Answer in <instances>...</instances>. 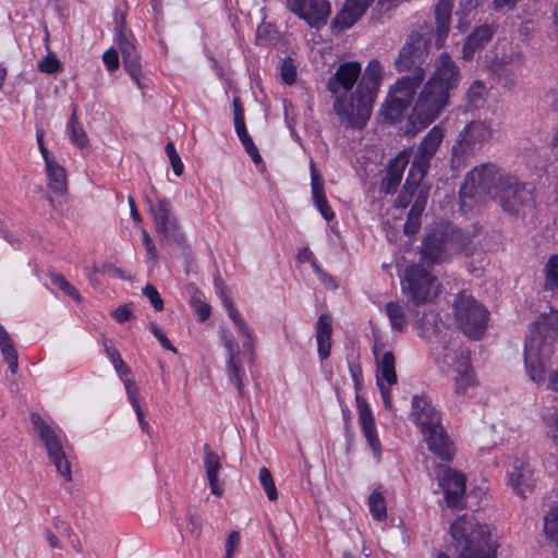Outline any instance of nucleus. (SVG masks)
<instances>
[{"instance_id":"3c124183","label":"nucleus","mask_w":558,"mask_h":558,"mask_svg":"<svg viewBox=\"0 0 558 558\" xmlns=\"http://www.w3.org/2000/svg\"><path fill=\"white\" fill-rule=\"evenodd\" d=\"M143 294L150 301L153 307L156 311H161L163 308V301L153 284L145 286L143 289Z\"/></svg>"},{"instance_id":"58836bf2","label":"nucleus","mask_w":558,"mask_h":558,"mask_svg":"<svg viewBox=\"0 0 558 558\" xmlns=\"http://www.w3.org/2000/svg\"><path fill=\"white\" fill-rule=\"evenodd\" d=\"M426 196L418 195L415 203L412 205L408 219L404 223V232L407 234H414L418 231L420 228V217L425 207Z\"/></svg>"},{"instance_id":"49530a36","label":"nucleus","mask_w":558,"mask_h":558,"mask_svg":"<svg viewBox=\"0 0 558 558\" xmlns=\"http://www.w3.org/2000/svg\"><path fill=\"white\" fill-rule=\"evenodd\" d=\"M258 478L269 500H277L278 493L270 471L267 468H262L259 470Z\"/></svg>"},{"instance_id":"8fccbe9b","label":"nucleus","mask_w":558,"mask_h":558,"mask_svg":"<svg viewBox=\"0 0 558 558\" xmlns=\"http://www.w3.org/2000/svg\"><path fill=\"white\" fill-rule=\"evenodd\" d=\"M143 244L146 250V256L147 258L155 265L158 259V252L157 248L148 234V232L145 229H142L141 231Z\"/></svg>"},{"instance_id":"ddd939ff","label":"nucleus","mask_w":558,"mask_h":558,"mask_svg":"<svg viewBox=\"0 0 558 558\" xmlns=\"http://www.w3.org/2000/svg\"><path fill=\"white\" fill-rule=\"evenodd\" d=\"M492 199L498 203L505 213L518 215L530 201V192L517 177L507 173Z\"/></svg>"},{"instance_id":"774afa93","label":"nucleus","mask_w":558,"mask_h":558,"mask_svg":"<svg viewBox=\"0 0 558 558\" xmlns=\"http://www.w3.org/2000/svg\"><path fill=\"white\" fill-rule=\"evenodd\" d=\"M417 186L415 187H412V189H409L407 186V184L404 185V189H405V192L403 194H401L398 199H397V206L398 207H407L408 206V203H409V197L412 196L413 194V191L416 190Z\"/></svg>"},{"instance_id":"4be33fe9","label":"nucleus","mask_w":558,"mask_h":558,"mask_svg":"<svg viewBox=\"0 0 558 558\" xmlns=\"http://www.w3.org/2000/svg\"><path fill=\"white\" fill-rule=\"evenodd\" d=\"M223 347L228 351L227 372L229 379L235 384L240 393L243 392L245 371L240 357V349L235 339L230 333L222 335Z\"/></svg>"},{"instance_id":"1a4fd4ad","label":"nucleus","mask_w":558,"mask_h":558,"mask_svg":"<svg viewBox=\"0 0 558 558\" xmlns=\"http://www.w3.org/2000/svg\"><path fill=\"white\" fill-rule=\"evenodd\" d=\"M454 318L458 327L469 338L478 339L485 331L487 311L472 295L463 292L453 303Z\"/></svg>"},{"instance_id":"20e7f679","label":"nucleus","mask_w":558,"mask_h":558,"mask_svg":"<svg viewBox=\"0 0 558 558\" xmlns=\"http://www.w3.org/2000/svg\"><path fill=\"white\" fill-rule=\"evenodd\" d=\"M558 336V311L542 315L532 326L525 341L524 362L529 377L535 383L545 379L546 360L551 352L547 339Z\"/></svg>"},{"instance_id":"c03bdc74","label":"nucleus","mask_w":558,"mask_h":558,"mask_svg":"<svg viewBox=\"0 0 558 558\" xmlns=\"http://www.w3.org/2000/svg\"><path fill=\"white\" fill-rule=\"evenodd\" d=\"M545 286L551 291H558V255H553L545 266Z\"/></svg>"},{"instance_id":"5701e85b","label":"nucleus","mask_w":558,"mask_h":558,"mask_svg":"<svg viewBox=\"0 0 558 558\" xmlns=\"http://www.w3.org/2000/svg\"><path fill=\"white\" fill-rule=\"evenodd\" d=\"M373 2L374 0H345L341 11L332 20V27L338 31L352 27Z\"/></svg>"},{"instance_id":"680f3d73","label":"nucleus","mask_w":558,"mask_h":558,"mask_svg":"<svg viewBox=\"0 0 558 558\" xmlns=\"http://www.w3.org/2000/svg\"><path fill=\"white\" fill-rule=\"evenodd\" d=\"M546 425L548 436L558 445V414L554 413L547 416Z\"/></svg>"},{"instance_id":"a19ab883","label":"nucleus","mask_w":558,"mask_h":558,"mask_svg":"<svg viewBox=\"0 0 558 558\" xmlns=\"http://www.w3.org/2000/svg\"><path fill=\"white\" fill-rule=\"evenodd\" d=\"M68 131L71 142L80 148L88 145V137L83 126L77 122L75 110L68 122Z\"/></svg>"},{"instance_id":"2f4dec72","label":"nucleus","mask_w":558,"mask_h":558,"mask_svg":"<svg viewBox=\"0 0 558 558\" xmlns=\"http://www.w3.org/2000/svg\"><path fill=\"white\" fill-rule=\"evenodd\" d=\"M524 63V56L518 46L509 45L500 54H497L492 62V69L502 76L508 66L519 69Z\"/></svg>"},{"instance_id":"0e129e2a","label":"nucleus","mask_w":558,"mask_h":558,"mask_svg":"<svg viewBox=\"0 0 558 558\" xmlns=\"http://www.w3.org/2000/svg\"><path fill=\"white\" fill-rule=\"evenodd\" d=\"M234 128L242 144L252 140L246 131L244 119L234 121Z\"/></svg>"},{"instance_id":"6e6d98bb","label":"nucleus","mask_w":558,"mask_h":558,"mask_svg":"<svg viewBox=\"0 0 558 558\" xmlns=\"http://www.w3.org/2000/svg\"><path fill=\"white\" fill-rule=\"evenodd\" d=\"M281 77L284 83L292 84L296 78L295 66L290 61H284L281 66Z\"/></svg>"},{"instance_id":"f03ea898","label":"nucleus","mask_w":558,"mask_h":558,"mask_svg":"<svg viewBox=\"0 0 558 558\" xmlns=\"http://www.w3.org/2000/svg\"><path fill=\"white\" fill-rule=\"evenodd\" d=\"M384 66L374 59L365 69L357 84L355 97H337L333 109L340 121L353 129H363L372 114V108L384 78Z\"/></svg>"},{"instance_id":"603ef678","label":"nucleus","mask_w":558,"mask_h":558,"mask_svg":"<svg viewBox=\"0 0 558 558\" xmlns=\"http://www.w3.org/2000/svg\"><path fill=\"white\" fill-rule=\"evenodd\" d=\"M191 305L194 308L198 319L201 322L206 320L210 315V306L202 301L198 296H193L191 299Z\"/></svg>"},{"instance_id":"a211bd4d","label":"nucleus","mask_w":558,"mask_h":558,"mask_svg":"<svg viewBox=\"0 0 558 558\" xmlns=\"http://www.w3.org/2000/svg\"><path fill=\"white\" fill-rule=\"evenodd\" d=\"M361 71L362 66L356 61L344 62L338 66L335 74L330 76L327 82V88L332 95H335V99L337 97H355V94L350 96H347L345 94L356 84L357 78L361 75Z\"/></svg>"},{"instance_id":"473e14b6","label":"nucleus","mask_w":558,"mask_h":558,"mask_svg":"<svg viewBox=\"0 0 558 558\" xmlns=\"http://www.w3.org/2000/svg\"><path fill=\"white\" fill-rule=\"evenodd\" d=\"M204 468L209 482L210 490L214 495L220 497L223 493L222 486L218 482V474L221 469L220 458L216 452L210 450L207 444L204 445Z\"/></svg>"},{"instance_id":"de8ad7c7","label":"nucleus","mask_w":558,"mask_h":558,"mask_svg":"<svg viewBox=\"0 0 558 558\" xmlns=\"http://www.w3.org/2000/svg\"><path fill=\"white\" fill-rule=\"evenodd\" d=\"M166 154L170 160L174 174L180 177L183 173L184 166L179 154L177 153L173 143L169 142L166 145Z\"/></svg>"},{"instance_id":"bb28decb","label":"nucleus","mask_w":558,"mask_h":558,"mask_svg":"<svg viewBox=\"0 0 558 558\" xmlns=\"http://www.w3.org/2000/svg\"><path fill=\"white\" fill-rule=\"evenodd\" d=\"M493 25L484 24L476 27L466 38L461 52V58L465 61L473 59L475 52L482 49L495 34Z\"/></svg>"},{"instance_id":"ea45409f","label":"nucleus","mask_w":558,"mask_h":558,"mask_svg":"<svg viewBox=\"0 0 558 558\" xmlns=\"http://www.w3.org/2000/svg\"><path fill=\"white\" fill-rule=\"evenodd\" d=\"M386 314L389 317L393 330L401 331L407 326V316L402 305L398 302H389L386 304Z\"/></svg>"},{"instance_id":"13d9d810","label":"nucleus","mask_w":558,"mask_h":558,"mask_svg":"<svg viewBox=\"0 0 558 558\" xmlns=\"http://www.w3.org/2000/svg\"><path fill=\"white\" fill-rule=\"evenodd\" d=\"M44 131H37V143H38V147H39V150L41 153V156L45 160V165L46 166H49L53 162H57L56 158L53 156L50 155L48 148L45 146L44 144Z\"/></svg>"},{"instance_id":"7ed1b4c3","label":"nucleus","mask_w":558,"mask_h":558,"mask_svg":"<svg viewBox=\"0 0 558 558\" xmlns=\"http://www.w3.org/2000/svg\"><path fill=\"white\" fill-rule=\"evenodd\" d=\"M451 546L458 558H495L497 544L490 527L472 515L463 514L450 525Z\"/></svg>"},{"instance_id":"09e8293b","label":"nucleus","mask_w":558,"mask_h":558,"mask_svg":"<svg viewBox=\"0 0 558 558\" xmlns=\"http://www.w3.org/2000/svg\"><path fill=\"white\" fill-rule=\"evenodd\" d=\"M38 70L46 74H52L61 70V62L54 54L49 52L41 61H39Z\"/></svg>"},{"instance_id":"37998d69","label":"nucleus","mask_w":558,"mask_h":558,"mask_svg":"<svg viewBox=\"0 0 558 558\" xmlns=\"http://www.w3.org/2000/svg\"><path fill=\"white\" fill-rule=\"evenodd\" d=\"M369 511L375 520L381 521L386 518L385 497L379 492H373L368 498Z\"/></svg>"},{"instance_id":"cd10ccee","label":"nucleus","mask_w":558,"mask_h":558,"mask_svg":"<svg viewBox=\"0 0 558 558\" xmlns=\"http://www.w3.org/2000/svg\"><path fill=\"white\" fill-rule=\"evenodd\" d=\"M424 439L428 449L444 461H450L454 453L453 442L449 439L442 425H439V432L429 430L425 433Z\"/></svg>"},{"instance_id":"f704fd0d","label":"nucleus","mask_w":558,"mask_h":558,"mask_svg":"<svg viewBox=\"0 0 558 558\" xmlns=\"http://www.w3.org/2000/svg\"><path fill=\"white\" fill-rule=\"evenodd\" d=\"M46 173L49 190L56 195H64L68 191V181L64 168L57 161L46 166Z\"/></svg>"},{"instance_id":"052dcab7","label":"nucleus","mask_w":558,"mask_h":558,"mask_svg":"<svg viewBox=\"0 0 558 558\" xmlns=\"http://www.w3.org/2000/svg\"><path fill=\"white\" fill-rule=\"evenodd\" d=\"M187 529L192 536L198 538L202 534V519L197 514H191L187 521Z\"/></svg>"},{"instance_id":"0eeeda50","label":"nucleus","mask_w":558,"mask_h":558,"mask_svg":"<svg viewBox=\"0 0 558 558\" xmlns=\"http://www.w3.org/2000/svg\"><path fill=\"white\" fill-rule=\"evenodd\" d=\"M508 172L501 170L492 162H486L474 167L465 175L464 183L460 189V196L464 202L465 198H476L489 196L493 198L495 192Z\"/></svg>"},{"instance_id":"39448f33","label":"nucleus","mask_w":558,"mask_h":558,"mask_svg":"<svg viewBox=\"0 0 558 558\" xmlns=\"http://www.w3.org/2000/svg\"><path fill=\"white\" fill-rule=\"evenodd\" d=\"M31 423L57 472L64 480L71 481L70 446L62 430L52 421L36 412L31 414Z\"/></svg>"},{"instance_id":"a18cd8bd","label":"nucleus","mask_w":558,"mask_h":558,"mask_svg":"<svg viewBox=\"0 0 558 558\" xmlns=\"http://www.w3.org/2000/svg\"><path fill=\"white\" fill-rule=\"evenodd\" d=\"M50 280L52 284L59 288L62 292H64L68 296L72 298L76 302H82V296L77 289L73 287L63 275L61 274H52L50 276Z\"/></svg>"},{"instance_id":"5fc2aeb1","label":"nucleus","mask_w":558,"mask_h":558,"mask_svg":"<svg viewBox=\"0 0 558 558\" xmlns=\"http://www.w3.org/2000/svg\"><path fill=\"white\" fill-rule=\"evenodd\" d=\"M102 61L109 71L118 70L120 65L118 51L114 48L108 49L102 56Z\"/></svg>"},{"instance_id":"dca6fc26","label":"nucleus","mask_w":558,"mask_h":558,"mask_svg":"<svg viewBox=\"0 0 558 558\" xmlns=\"http://www.w3.org/2000/svg\"><path fill=\"white\" fill-rule=\"evenodd\" d=\"M465 476L453 469L445 468L438 472V483L449 508L465 507Z\"/></svg>"},{"instance_id":"4d7b16f0","label":"nucleus","mask_w":558,"mask_h":558,"mask_svg":"<svg viewBox=\"0 0 558 558\" xmlns=\"http://www.w3.org/2000/svg\"><path fill=\"white\" fill-rule=\"evenodd\" d=\"M150 330L155 335V337L159 340L160 344L165 349L177 353V348L171 344L170 340L167 338L165 332L158 326H156L155 324H151Z\"/></svg>"},{"instance_id":"393cba45","label":"nucleus","mask_w":558,"mask_h":558,"mask_svg":"<svg viewBox=\"0 0 558 558\" xmlns=\"http://www.w3.org/2000/svg\"><path fill=\"white\" fill-rule=\"evenodd\" d=\"M359 423L362 433L369 445L375 458L380 460L381 446L377 435L375 420L368 404L357 399Z\"/></svg>"},{"instance_id":"aec40b11","label":"nucleus","mask_w":558,"mask_h":558,"mask_svg":"<svg viewBox=\"0 0 558 558\" xmlns=\"http://www.w3.org/2000/svg\"><path fill=\"white\" fill-rule=\"evenodd\" d=\"M377 386L380 390L384 405L390 410L392 408V400L390 395V386L397 383V374L395 371V356L391 352H385L380 359L377 360Z\"/></svg>"},{"instance_id":"4c0bfd02","label":"nucleus","mask_w":558,"mask_h":558,"mask_svg":"<svg viewBox=\"0 0 558 558\" xmlns=\"http://www.w3.org/2000/svg\"><path fill=\"white\" fill-rule=\"evenodd\" d=\"M123 383H124V388H125L128 398L136 413L141 428L143 432L148 433L149 425H148L147 421L145 420V415H144V412L141 407L138 387L132 379H129V378L123 379Z\"/></svg>"},{"instance_id":"6e6552de","label":"nucleus","mask_w":558,"mask_h":558,"mask_svg":"<svg viewBox=\"0 0 558 558\" xmlns=\"http://www.w3.org/2000/svg\"><path fill=\"white\" fill-rule=\"evenodd\" d=\"M445 137V130L441 125H434L420 142L412 159L407 186L409 189L418 186L428 172L430 161L436 155Z\"/></svg>"},{"instance_id":"f3484780","label":"nucleus","mask_w":558,"mask_h":558,"mask_svg":"<svg viewBox=\"0 0 558 558\" xmlns=\"http://www.w3.org/2000/svg\"><path fill=\"white\" fill-rule=\"evenodd\" d=\"M116 32V43L121 51L124 68L140 85L141 62L133 34L124 26L123 21L117 24Z\"/></svg>"},{"instance_id":"f257e3e1","label":"nucleus","mask_w":558,"mask_h":558,"mask_svg":"<svg viewBox=\"0 0 558 558\" xmlns=\"http://www.w3.org/2000/svg\"><path fill=\"white\" fill-rule=\"evenodd\" d=\"M461 70L448 52H441L433 63L430 74L417 66L402 75L389 87L381 114L397 122L411 108V123L417 128L413 134L436 121L450 104L452 92L461 82Z\"/></svg>"},{"instance_id":"338daca9","label":"nucleus","mask_w":558,"mask_h":558,"mask_svg":"<svg viewBox=\"0 0 558 558\" xmlns=\"http://www.w3.org/2000/svg\"><path fill=\"white\" fill-rule=\"evenodd\" d=\"M243 146H244V148H245L246 153L251 156L252 160H253L256 165H258V163H260V162H262V157H260V155H259V153H258V149H257V147L255 146V144H254L253 140H251V141H248V142L244 143V144H243Z\"/></svg>"},{"instance_id":"412c9836","label":"nucleus","mask_w":558,"mask_h":558,"mask_svg":"<svg viewBox=\"0 0 558 558\" xmlns=\"http://www.w3.org/2000/svg\"><path fill=\"white\" fill-rule=\"evenodd\" d=\"M451 241L441 231H436L428 235L422 245V263L433 265L441 263L447 256V252L451 250Z\"/></svg>"},{"instance_id":"9d476101","label":"nucleus","mask_w":558,"mask_h":558,"mask_svg":"<svg viewBox=\"0 0 558 558\" xmlns=\"http://www.w3.org/2000/svg\"><path fill=\"white\" fill-rule=\"evenodd\" d=\"M402 289L417 305L432 302L439 294L437 279L418 265H412L405 269Z\"/></svg>"},{"instance_id":"f8f14e48","label":"nucleus","mask_w":558,"mask_h":558,"mask_svg":"<svg viewBox=\"0 0 558 558\" xmlns=\"http://www.w3.org/2000/svg\"><path fill=\"white\" fill-rule=\"evenodd\" d=\"M428 27L421 26L420 31L412 33L404 45L401 47L395 66L398 72L413 71L422 66L428 54Z\"/></svg>"},{"instance_id":"2eb2a0df","label":"nucleus","mask_w":558,"mask_h":558,"mask_svg":"<svg viewBox=\"0 0 558 558\" xmlns=\"http://www.w3.org/2000/svg\"><path fill=\"white\" fill-rule=\"evenodd\" d=\"M149 214L153 216L156 231L161 241H179L178 220L172 213L171 203L163 196H157V204L148 202Z\"/></svg>"},{"instance_id":"a878e982","label":"nucleus","mask_w":558,"mask_h":558,"mask_svg":"<svg viewBox=\"0 0 558 558\" xmlns=\"http://www.w3.org/2000/svg\"><path fill=\"white\" fill-rule=\"evenodd\" d=\"M223 306L226 307L229 317L234 324L239 337L242 339V347L251 360L254 357L255 352V337L252 328L247 325L238 310L233 306L230 299L223 296Z\"/></svg>"},{"instance_id":"72a5a7b5","label":"nucleus","mask_w":558,"mask_h":558,"mask_svg":"<svg viewBox=\"0 0 558 558\" xmlns=\"http://www.w3.org/2000/svg\"><path fill=\"white\" fill-rule=\"evenodd\" d=\"M331 318L328 315H320L316 324L317 352L322 360L330 355L331 348Z\"/></svg>"},{"instance_id":"423d86ee","label":"nucleus","mask_w":558,"mask_h":558,"mask_svg":"<svg viewBox=\"0 0 558 558\" xmlns=\"http://www.w3.org/2000/svg\"><path fill=\"white\" fill-rule=\"evenodd\" d=\"M494 134L490 123L472 121L458 134L451 150V165L456 170L464 169L476 153Z\"/></svg>"},{"instance_id":"c85d7f7f","label":"nucleus","mask_w":558,"mask_h":558,"mask_svg":"<svg viewBox=\"0 0 558 558\" xmlns=\"http://www.w3.org/2000/svg\"><path fill=\"white\" fill-rule=\"evenodd\" d=\"M311 185L312 198L317 209L327 221H330L335 217V214L331 207L328 205L324 192V180L313 160H311Z\"/></svg>"},{"instance_id":"e2e57ef3","label":"nucleus","mask_w":558,"mask_h":558,"mask_svg":"<svg viewBox=\"0 0 558 558\" xmlns=\"http://www.w3.org/2000/svg\"><path fill=\"white\" fill-rule=\"evenodd\" d=\"M112 316L118 323H124L131 319L132 311L128 305H121L112 312Z\"/></svg>"},{"instance_id":"69168bd1","label":"nucleus","mask_w":558,"mask_h":558,"mask_svg":"<svg viewBox=\"0 0 558 558\" xmlns=\"http://www.w3.org/2000/svg\"><path fill=\"white\" fill-rule=\"evenodd\" d=\"M234 128L242 144L252 140L246 131L244 119L234 121Z\"/></svg>"},{"instance_id":"4468645a","label":"nucleus","mask_w":558,"mask_h":558,"mask_svg":"<svg viewBox=\"0 0 558 558\" xmlns=\"http://www.w3.org/2000/svg\"><path fill=\"white\" fill-rule=\"evenodd\" d=\"M287 8L310 27L322 28L331 13L327 0H286Z\"/></svg>"},{"instance_id":"e433bc0d","label":"nucleus","mask_w":558,"mask_h":558,"mask_svg":"<svg viewBox=\"0 0 558 558\" xmlns=\"http://www.w3.org/2000/svg\"><path fill=\"white\" fill-rule=\"evenodd\" d=\"M543 534L558 548V501L553 502L544 513Z\"/></svg>"},{"instance_id":"864d4df0","label":"nucleus","mask_w":558,"mask_h":558,"mask_svg":"<svg viewBox=\"0 0 558 558\" xmlns=\"http://www.w3.org/2000/svg\"><path fill=\"white\" fill-rule=\"evenodd\" d=\"M240 533L238 531H232L229 533L227 539H226V557L233 558V555L235 550L238 549L240 545Z\"/></svg>"},{"instance_id":"79ce46f5","label":"nucleus","mask_w":558,"mask_h":558,"mask_svg":"<svg viewBox=\"0 0 558 558\" xmlns=\"http://www.w3.org/2000/svg\"><path fill=\"white\" fill-rule=\"evenodd\" d=\"M487 93L485 84L480 80H475L466 90V99L471 106L475 108L481 107L486 100Z\"/></svg>"},{"instance_id":"c756f323","label":"nucleus","mask_w":558,"mask_h":558,"mask_svg":"<svg viewBox=\"0 0 558 558\" xmlns=\"http://www.w3.org/2000/svg\"><path fill=\"white\" fill-rule=\"evenodd\" d=\"M452 3L450 0H439L435 8V45L442 48L451 23Z\"/></svg>"},{"instance_id":"6ab92c4d","label":"nucleus","mask_w":558,"mask_h":558,"mask_svg":"<svg viewBox=\"0 0 558 558\" xmlns=\"http://www.w3.org/2000/svg\"><path fill=\"white\" fill-rule=\"evenodd\" d=\"M411 416L423 435L429 430L439 432L440 414L427 396L422 395L413 398Z\"/></svg>"},{"instance_id":"b1692460","label":"nucleus","mask_w":558,"mask_h":558,"mask_svg":"<svg viewBox=\"0 0 558 558\" xmlns=\"http://www.w3.org/2000/svg\"><path fill=\"white\" fill-rule=\"evenodd\" d=\"M508 484L522 498L531 495L535 481L530 464L525 461L517 460L513 463L512 471L509 473Z\"/></svg>"},{"instance_id":"c9c22d12","label":"nucleus","mask_w":558,"mask_h":558,"mask_svg":"<svg viewBox=\"0 0 558 558\" xmlns=\"http://www.w3.org/2000/svg\"><path fill=\"white\" fill-rule=\"evenodd\" d=\"M0 350L10 372L15 375L19 369L17 352L13 347L12 339L8 331L0 325Z\"/></svg>"},{"instance_id":"bf43d9fd","label":"nucleus","mask_w":558,"mask_h":558,"mask_svg":"<svg viewBox=\"0 0 558 558\" xmlns=\"http://www.w3.org/2000/svg\"><path fill=\"white\" fill-rule=\"evenodd\" d=\"M521 0H493L492 8L496 12L512 11Z\"/></svg>"},{"instance_id":"7c9ffc66","label":"nucleus","mask_w":558,"mask_h":558,"mask_svg":"<svg viewBox=\"0 0 558 558\" xmlns=\"http://www.w3.org/2000/svg\"><path fill=\"white\" fill-rule=\"evenodd\" d=\"M411 150L404 149L400 151L390 162L387 170V175L384 180L386 192H392L402 179L403 171L410 161Z\"/></svg>"},{"instance_id":"9b49d317","label":"nucleus","mask_w":558,"mask_h":558,"mask_svg":"<svg viewBox=\"0 0 558 558\" xmlns=\"http://www.w3.org/2000/svg\"><path fill=\"white\" fill-rule=\"evenodd\" d=\"M438 360L445 366L452 368L454 393L458 397H464L468 391L474 387L475 380L472 369L470 368L469 357L464 350L459 349L456 343L442 347V352Z\"/></svg>"}]
</instances>
